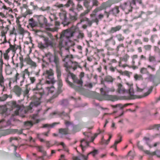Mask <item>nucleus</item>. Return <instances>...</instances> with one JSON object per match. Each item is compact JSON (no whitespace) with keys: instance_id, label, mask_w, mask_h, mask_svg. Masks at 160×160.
<instances>
[{"instance_id":"nucleus-1","label":"nucleus","mask_w":160,"mask_h":160,"mask_svg":"<svg viewBox=\"0 0 160 160\" xmlns=\"http://www.w3.org/2000/svg\"><path fill=\"white\" fill-rule=\"evenodd\" d=\"M40 82L37 83L36 87L32 89L34 94L32 98V101L29 105L27 106L24 110L25 113L28 112H32L33 107H37L41 103V98L42 96L44 94V92Z\"/></svg>"},{"instance_id":"nucleus-2","label":"nucleus","mask_w":160,"mask_h":160,"mask_svg":"<svg viewBox=\"0 0 160 160\" xmlns=\"http://www.w3.org/2000/svg\"><path fill=\"white\" fill-rule=\"evenodd\" d=\"M45 57H47L51 63H54L56 65V72L58 79V91L60 93L62 92L61 88L63 84L61 78V73L60 68L59 66V59L58 57L55 54H52L50 52L46 53Z\"/></svg>"},{"instance_id":"nucleus-3","label":"nucleus","mask_w":160,"mask_h":160,"mask_svg":"<svg viewBox=\"0 0 160 160\" xmlns=\"http://www.w3.org/2000/svg\"><path fill=\"white\" fill-rule=\"evenodd\" d=\"M115 89L113 87L107 88L105 91L102 88L100 89L101 94L97 93L96 95V98L99 101L108 100L112 102L120 99L119 97L116 95H110L108 94L109 92H113Z\"/></svg>"},{"instance_id":"nucleus-4","label":"nucleus","mask_w":160,"mask_h":160,"mask_svg":"<svg viewBox=\"0 0 160 160\" xmlns=\"http://www.w3.org/2000/svg\"><path fill=\"white\" fill-rule=\"evenodd\" d=\"M70 75L73 80V83L69 80V75L65 78V81L67 83L70 87L74 89L75 91L78 92H82V87L83 83L82 79L78 78L72 73L70 72Z\"/></svg>"},{"instance_id":"nucleus-5","label":"nucleus","mask_w":160,"mask_h":160,"mask_svg":"<svg viewBox=\"0 0 160 160\" xmlns=\"http://www.w3.org/2000/svg\"><path fill=\"white\" fill-rule=\"evenodd\" d=\"M76 32V29L73 27L67 29L63 31L60 34L59 46L60 48L62 46L63 42V45H67L70 42H69V38L73 36Z\"/></svg>"},{"instance_id":"nucleus-6","label":"nucleus","mask_w":160,"mask_h":160,"mask_svg":"<svg viewBox=\"0 0 160 160\" xmlns=\"http://www.w3.org/2000/svg\"><path fill=\"white\" fill-rule=\"evenodd\" d=\"M64 43L63 42L62 46L61 48L57 45L56 48H58L60 49L59 53L62 58L63 61H68L69 59L73 58V56L72 54H69L70 52L68 47V43L67 45H63Z\"/></svg>"},{"instance_id":"nucleus-7","label":"nucleus","mask_w":160,"mask_h":160,"mask_svg":"<svg viewBox=\"0 0 160 160\" xmlns=\"http://www.w3.org/2000/svg\"><path fill=\"white\" fill-rule=\"evenodd\" d=\"M43 40L44 43L41 42H38V46L39 48L43 49L50 47L54 50L56 49L57 44L54 41L50 40L47 37H44Z\"/></svg>"},{"instance_id":"nucleus-8","label":"nucleus","mask_w":160,"mask_h":160,"mask_svg":"<svg viewBox=\"0 0 160 160\" xmlns=\"http://www.w3.org/2000/svg\"><path fill=\"white\" fill-rule=\"evenodd\" d=\"M70 6L72 7L69 9V16L71 20L75 21L78 19V14L75 11V4L72 0H68L67 3L64 5L65 7H69Z\"/></svg>"},{"instance_id":"nucleus-9","label":"nucleus","mask_w":160,"mask_h":160,"mask_svg":"<svg viewBox=\"0 0 160 160\" xmlns=\"http://www.w3.org/2000/svg\"><path fill=\"white\" fill-rule=\"evenodd\" d=\"M43 77L46 78V82L47 84H53L56 81L54 78V72L53 70L50 69L46 70L43 73Z\"/></svg>"},{"instance_id":"nucleus-10","label":"nucleus","mask_w":160,"mask_h":160,"mask_svg":"<svg viewBox=\"0 0 160 160\" xmlns=\"http://www.w3.org/2000/svg\"><path fill=\"white\" fill-rule=\"evenodd\" d=\"M2 52L0 53V87L2 88V91L4 92L6 91V87H7V84L5 86L4 85L5 79L2 75V66L3 62L2 59Z\"/></svg>"},{"instance_id":"nucleus-11","label":"nucleus","mask_w":160,"mask_h":160,"mask_svg":"<svg viewBox=\"0 0 160 160\" xmlns=\"http://www.w3.org/2000/svg\"><path fill=\"white\" fill-rule=\"evenodd\" d=\"M20 60L19 64L20 65V69H22L24 66V62H26L27 64L30 65L32 67H36V63L35 62L33 61L30 58L28 55L24 59L23 57L21 55L19 57Z\"/></svg>"},{"instance_id":"nucleus-12","label":"nucleus","mask_w":160,"mask_h":160,"mask_svg":"<svg viewBox=\"0 0 160 160\" xmlns=\"http://www.w3.org/2000/svg\"><path fill=\"white\" fill-rule=\"evenodd\" d=\"M112 5L110 0H108L106 2H103L102 3L100 6L96 8L93 11V13L90 14L91 17H93L96 15V14L98 12L102 10L106 9L107 8H110Z\"/></svg>"},{"instance_id":"nucleus-13","label":"nucleus","mask_w":160,"mask_h":160,"mask_svg":"<svg viewBox=\"0 0 160 160\" xmlns=\"http://www.w3.org/2000/svg\"><path fill=\"white\" fill-rule=\"evenodd\" d=\"M67 12L66 11H64L59 13V16L61 19L63 21L64 26H67L72 22H74L78 20L75 21H72L70 18L69 13V18H68L67 16Z\"/></svg>"},{"instance_id":"nucleus-14","label":"nucleus","mask_w":160,"mask_h":160,"mask_svg":"<svg viewBox=\"0 0 160 160\" xmlns=\"http://www.w3.org/2000/svg\"><path fill=\"white\" fill-rule=\"evenodd\" d=\"M134 6L132 3V1H128L125 2L122 7V9L126 14L129 13L132 11V6Z\"/></svg>"},{"instance_id":"nucleus-15","label":"nucleus","mask_w":160,"mask_h":160,"mask_svg":"<svg viewBox=\"0 0 160 160\" xmlns=\"http://www.w3.org/2000/svg\"><path fill=\"white\" fill-rule=\"evenodd\" d=\"M129 96H124L122 97V99L123 100H132L137 98V96L134 95V92L132 85L130 86L129 89Z\"/></svg>"},{"instance_id":"nucleus-16","label":"nucleus","mask_w":160,"mask_h":160,"mask_svg":"<svg viewBox=\"0 0 160 160\" xmlns=\"http://www.w3.org/2000/svg\"><path fill=\"white\" fill-rule=\"evenodd\" d=\"M21 77V73H19L18 72H17L13 78H11L9 79L8 86L10 89L12 88L11 86V84L12 82H17V81L20 79V78Z\"/></svg>"},{"instance_id":"nucleus-17","label":"nucleus","mask_w":160,"mask_h":160,"mask_svg":"<svg viewBox=\"0 0 160 160\" xmlns=\"http://www.w3.org/2000/svg\"><path fill=\"white\" fill-rule=\"evenodd\" d=\"M38 21L41 27H44L47 25V20L43 15H40L38 18Z\"/></svg>"},{"instance_id":"nucleus-18","label":"nucleus","mask_w":160,"mask_h":160,"mask_svg":"<svg viewBox=\"0 0 160 160\" xmlns=\"http://www.w3.org/2000/svg\"><path fill=\"white\" fill-rule=\"evenodd\" d=\"M21 77L22 78V80L20 82V86L22 85V83L24 82L26 78L25 75H27L29 77L30 75V72L29 71L28 69H25L23 71L21 72Z\"/></svg>"},{"instance_id":"nucleus-19","label":"nucleus","mask_w":160,"mask_h":160,"mask_svg":"<svg viewBox=\"0 0 160 160\" xmlns=\"http://www.w3.org/2000/svg\"><path fill=\"white\" fill-rule=\"evenodd\" d=\"M105 47H108L110 45H115L116 44L115 40L113 39V36L109 38L106 40L105 41Z\"/></svg>"},{"instance_id":"nucleus-20","label":"nucleus","mask_w":160,"mask_h":160,"mask_svg":"<svg viewBox=\"0 0 160 160\" xmlns=\"http://www.w3.org/2000/svg\"><path fill=\"white\" fill-rule=\"evenodd\" d=\"M64 61L65 62L64 66L65 68V70L68 72L70 75V72H71L70 70L72 68V66L71 65L72 61L70 60V59H69L68 61Z\"/></svg>"},{"instance_id":"nucleus-21","label":"nucleus","mask_w":160,"mask_h":160,"mask_svg":"<svg viewBox=\"0 0 160 160\" xmlns=\"http://www.w3.org/2000/svg\"><path fill=\"white\" fill-rule=\"evenodd\" d=\"M120 11L118 6H116L110 10V14L115 16H117Z\"/></svg>"},{"instance_id":"nucleus-22","label":"nucleus","mask_w":160,"mask_h":160,"mask_svg":"<svg viewBox=\"0 0 160 160\" xmlns=\"http://www.w3.org/2000/svg\"><path fill=\"white\" fill-rule=\"evenodd\" d=\"M90 2L87 1H85L84 2L83 5L87 9L85 11L88 13L90 12L93 8L92 6L90 5Z\"/></svg>"},{"instance_id":"nucleus-23","label":"nucleus","mask_w":160,"mask_h":160,"mask_svg":"<svg viewBox=\"0 0 160 160\" xmlns=\"http://www.w3.org/2000/svg\"><path fill=\"white\" fill-rule=\"evenodd\" d=\"M13 92L17 95L19 97L21 94L22 91L21 88L18 85L15 86L13 88Z\"/></svg>"},{"instance_id":"nucleus-24","label":"nucleus","mask_w":160,"mask_h":160,"mask_svg":"<svg viewBox=\"0 0 160 160\" xmlns=\"http://www.w3.org/2000/svg\"><path fill=\"white\" fill-rule=\"evenodd\" d=\"M117 86L118 88L117 90V91L118 93L120 94H123L125 92L126 90L121 83H118Z\"/></svg>"},{"instance_id":"nucleus-25","label":"nucleus","mask_w":160,"mask_h":160,"mask_svg":"<svg viewBox=\"0 0 160 160\" xmlns=\"http://www.w3.org/2000/svg\"><path fill=\"white\" fill-rule=\"evenodd\" d=\"M12 107V108H17V109L15 111L14 114L16 115H18L19 114V111L20 109V106L17 104L15 101H12L11 103Z\"/></svg>"},{"instance_id":"nucleus-26","label":"nucleus","mask_w":160,"mask_h":160,"mask_svg":"<svg viewBox=\"0 0 160 160\" xmlns=\"http://www.w3.org/2000/svg\"><path fill=\"white\" fill-rule=\"evenodd\" d=\"M122 28V26L120 25L117 26L115 27H112L110 30L109 32L111 33H113L120 31Z\"/></svg>"},{"instance_id":"nucleus-27","label":"nucleus","mask_w":160,"mask_h":160,"mask_svg":"<svg viewBox=\"0 0 160 160\" xmlns=\"http://www.w3.org/2000/svg\"><path fill=\"white\" fill-rule=\"evenodd\" d=\"M59 133L62 135H65L69 134L68 128H61L58 129Z\"/></svg>"},{"instance_id":"nucleus-28","label":"nucleus","mask_w":160,"mask_h":160,"mask_svg":"<svg viewBox=\"0 0 160 160\" xmlns=\"http://www.w3.org/2000/svg\"><path fill=\"white\" fill-rule=\"evenodd\" d=\"M81 144L80 146L83 151H84L85 148L88 146L89 142L86 141H85L84 139H83L81 141Z\"/></svg>"},{"instance_id":"nucleus-29","label":"nucleus","mask_w":160,"mask_h":160,"mask_svg":"<svg viewBox=\"0 0 160 160\" xmlns=\"http://www.w3.org/2000/svg\"><path fill=\"white\" fill-rule=\"evenodd\" d=\"M40 122L39 119H37L35 122H33L32 121H27L24 122V125L26 126H32L34 124L38 123Z\"/></svg>"},{"instance_id":"nucleus-30","label":"nucleus","mask_w":160,"mask_h":160,"mask_svg":"<svg viewBox=\"0 0 160 160\" xmlns=\"http://www.w3.org/2000/svg\"><path fill=\"white\" fill-rule=\"evenodd\" d=\"M86 21L88 22V25L89 27H91L92 26L93 22H95L98 25L99 22V20L98 18H96L94 19H93L92 21L90 20L88 18V20H87Z\"/></svg>"},{"instance_id":"nucleus-31","label":"nucleus","mask_w":160,"mask_h":160,"mask_svg":"<svg viewBox=\"0 0 160 160\" xmlns=\"http://www.w3.org/2000/svg\"><path fill=\"white\" fill-rule=\"evenodd\" d=\"M81 129V127L78 125H76L73 126V129L71 131L72 133H75L79 131Z\"/></svg>"},{"instance_id":"nucleus-32","label":"nucleus","mask_w":160,"mask_h":160,"mask_svg":"<svg viewBox=\"0 0 160 160\" xmlns=\"http://www.w3.org/2000/svg\"><path fill=\"white\" fill-rule=\"evenodd\" d=\"M115 37L117 40L119 42H122L125 39V37L121 33H119L116 34Z\"/></svg>"},{"instance_id":"nucleus-33","label":"nucleus","mask_w":160,"mask_h":160,"mask_svg":"<svg viewBox=\"0 0 160 160\" xmlns=\"http://www.w3.org/2000/svg\"><path fill=\"white\" fill-rule=\"evenodd\" d=\"M71 66H72V68L74 71L76 70L78 67L80 68L81 67L79 65L78 62L76 61H72Z\"/></svg>"},{"instance_id":"nucleus-34","label":"nucleus","mask_w":160,"mask_h":160,"mask_svg":"<svg viewBox=\"0 0 160 160\" xmlns=\"http://www.w3.org/2000/svg\"><path fill=\"white\" fill-rule=\"evenodd\" d=\"M113 80L114 79L113 78L109 75L106 76L104 78V81L108 82H112Z\"/></svg>"},{"instance_id":"nucleus-35","label":"nucleus","mask_w":160,"mask_h":160,"mask_svg":"<svg viewBox=\"0 0 160 160\" xmlns=\"http://www.w3.org/2000/svg\"><path fill=\"white\" fill-rule=\"evenodd\" d=\"M129 58L130 56L128 55L125 54L122 57L120 58V61H124L126 62L128 61Z\"/></svg>"},{"instance_id":"nucleus-36","label":"nucleus","mask_w":160,"mask_h":160,"mask_svg":"<svg viewBox=\"0 0 160 160\" xmlns=\"http://www.w3.org/2000/svg\"><path fill=\"white\" fill-rule=\"evenodd\" d=\"M160 127V124H155L152 125H150L148 127V129L152 130L154 129H157L158 130H159V128Z\"/></svg>"},{"instance_id":"nucleus-37","label":"nucleus","mask_w":160,"mask_h":160,"mask_svg":"<svg viewBox=\"0 0 160 160\" xmlns=\"http://www.w3.org/2000/svg\"><path fill=\"white\" fill-rule=\"evenodd\" d=\"M28 85L27 84L25 85V89L23 91V94L24 96H28V93L29 92V91L30 90V88H28Z\"/></svg>"},{"instance_id":"nucleus-38","label":"nucleus","mask_w":160,"mask_h":160,"mask_svg":"<svg viewBox=\"0 0 160 160\" xmlns=\"http://www.w3.org/2000/svg\"><path fill=\"white\" fill-rule=\"evenodd\" d=\"M59 124V123H57L54 122L53 123L51 124H43V125L42 128H48V129L49 128L50 129V128H53L55 125L56 124Z\"/></svg>"},{"instance_id":"nucleus-39","label":"nucleus","mask_w":160,"mask_h":160,"mask_svg":"<svg viewBox=\"0 0 160 160\" xmlns=\"http://www.w3.org/2000/svg\"><path fill=\"white\" fill-rule=\"evenodd\" d=\"M120 137L119 140L115 141L113 145L111 147V148H114L116 151L117 150V145L122 141V137L120 135Z\"/></svg>"},{"instance_id":"nucleus-40","label":"nucleus","mask_w":160,"mask_h":160,"mask_svg":"<svg viewBox=\"0 0 160 160\" xmlns=\"http://www.w3.org/2000/svg\"><path fill=\"white\" fill-rule=\"evenodd\" d=\"M124 48V44L123 43H120L117 46L115 50L116 52L118 53L119 51L121 50L122 48Z\"/></svg>"},{"instance_id":"nucleus-41","label":"nucleus","mask_w":160,"mask_h":160,"mask_svg":"<svg viewBox=\"0 0 160 160\" xmlns=\"http://www.w3.org/2000/svg\"><path fill=\"white\" fill-rule=\"evenodd\" d=\"M109 137L108 139L107 140H105L104 139V136H103L102 138V142H103V144L107 145L110 142L111 139L112 137V136L111 135L109 134Z\"/></svg>"},{"instance_id":"nucleus-42","label":"nucleus","mask_w":160,"mask_h":160,"mask_svg":"<svg viewBox=\"0 0 160 160\" xmlns=\"http://www.w3.org/2000/svg\"><path fill=\"white\" fill-rule=\"evenodd\" d=\"M7 110V108L4 106H0V113L2 114H6V112Z\"/></svg>"},{"instance_id":"nucleus-43","label":"nucleus","mask_w":160,"mask_h":160,"mask_svg":"<svg viewBox=\"0 0 160 160\" xmlns=\"http://www.w3.org/2000/svg\"><path fill=\"white\" fill-rule=\"evenodd\" d=\"M138 149L140 150L143 151L145 153L148 155H149L150 154H151V152H150L149 151L144 150L143 149V147L142 146L139 144H138Z\"/></svg>"},{"instance_id":"nucleus-44","label":"nucleus","mask_w":160,"mask_h":160,"mask_svg":"<svg viewBox=\"0 0 160 160\" xmlns=\"http://www.w3.org/2000/svg\"><path fill=\"white\" fill-rule=\"evenodd\" d=\"M148 78L151 81H152L154 83L155 86L158 85V84H155L154 79L155 78V76L152 74H150L149 72H148Z\"/></svg>"},{"instance_id":"nucleus-45","label":"nucleus","mask_w":160,"mask_h":160,"mask_svg":"<svg viewBox=\"0 0 160 160\" xmlns=\"http://www.w3.org/2000/svg\"><path fill=\"white\" fill-rule=\"evenodd\" d=\"M150 155L152 156L156 155L158 157L160 158V150H157L153 152H151V154Z\"/></svg>"},{"instance_id":"nucleus-46","label":"nucleus","mask_w":160,"mask_h":160,"mask_svg":"<svg viewBox=\"0 0 160 160\" xmlns=\"http://www.w3.org/2000/svg\"><path fill=\"white\" fill-rule=\"evenodd\" d=\"M135 154L134 152H132L131 151H130L128 153L127 156L130 157V159L131 160H132L135 156Z\"/></svg>"},{"instance_id":"nucleus-47","label":"nucleus","mask_w":160,"mask_h":160,"mask_svg":"<svg viewBox=\"0 0 160 160\" xmlns=\"http://www.w3.org/2000/svg\"><path fill=\"white\" fill-rule=\"evenodd\" d=\"M16 44H14V45H12L10 43L9 46L10 47L8 49H7L9 50V52H10L11 50H12L13 52H15L16 51Z\"/></svg>"},{"instance_id":"nucleus-48","label":"nucleus","mask_w":160,"mask_h":160,"mask_svg":"<svg viewBox=\"0 0 160 160\" xmlns=\"http://www.w3.org/2000/svg\"><path fill=\"white\" fill-rule=\"evenodd\" d=\"M9 52V50L7 49L6 50L5 53L3 54L4 58L7 60H8L9 58V57L8 55V53Z\"/></svg>"},{"instance_id":"nucleus-49","label":"nucleus","mask_w":160,"mask_h":160,"mask_svg":"<svg viewBox=\"0 0 160 160\" xmlns=\"http://www.w3.org/2000/svg\"><path fill=\"white\" fill-rule=\"evenodd\" d=\"M32 10L30 9H28L23 14V16L24 17H26L28 15L32 14Z\"/></svg>"},{"instance_id":"nucleus-50","label":"nucleus","mask_w":160,"mask_h":160,"mask_svg":"<svg viewBox=\"0 0 160 160\" xmlns=\"http://www.w3.org/2000/svg\"><path fill=\"white\" fill-rule=\"evenodd\" d=\"M84 37V34L82 31H80L79 32V33L77 36V38L79 39H82Z\"/></svg>"},{"instance_id":"nucleus-51","label":"nucleus","mask_w":160,"mask_h":160,"mask_svg":"<svg viewBox=\"0 0 160 160\" xmlns=\"http://www.w3.org/2000/svg\"><path fill=\"white\" fill-rule=\"evenodd\" d=\"M76 9L79 12L83 10V7L79 3H78L77 5Z\"/></svg>"},{"instance_id":"nucleus-52","label":"nucleus","mask_w":160,"mask_h":160,"mask_svg":"<svg viewBox=\"0 0 160 160\" xmlns=\"http://www.w3.org/2000/svg\"><path fill=\"white\" fill-rule=\"evenodd\" d=\"M147 60V58L146 56H144L143 55H141L140 57V60L138 62V64L139 65H140L141 64V61L142 60Z\"/></svg>"},{"instance_id":"nucleus-53","label":"nucleus","mask_w":160,"mask_h":160,"mask_svg":"<svg viewBox=\"0 0 160 160\" xmlns=\"http://www.w3.org/2000/svg\"><path fill=\"white\" fill-rule=\"evenodd\" d=\"M153 88V87L151 86L148 89V91L143 94V97H145L149 95L152 92Z\"/></svg>"},{"instance_id":"nucleus-54","label":"nucleus","mask_w":160,"mask_h":160,"mask_svg":"<svg viewBox=\"0 0 160 160\" xmlns=\"http://www.w3.org/2000/svg\"><path fill=\"white\" fill-rule=\"evenodd\" d=\"M29 25L31 27H33L35 26V22L33 18H31L29 20Z\"/></svg>"},{"instance_id":"nucleus-55","label":"nucleus","mask_w":160,"mask_h":160,"mask_svg":"<svg viewBox=\"0 0 160 160\" xmlns=\"http://www.w3.org/2000/svg\"><path fill=\"white\" fill-rule=\"evenodd\" d=\"M68 104V101L67 99H63L61 102V104L63 106H67Z\"/></svg>"},{"instance_id":"nucleus-56","label":"nucleus","mask_w":160,"mask_h":160,"mask_svg":"<svg viewBox=\"0 0 160 160\" xmlns=\"http://www.w3.org/2000/svg\"><path fill=\"white\" fill-rule=\"evenodd\" d=\"M148 61L149 62H154L156 61V58L154 56H151V54H149L148 57Z\"/></svg>"},{"instance_id":"nucleus-57","label":"nucleus","mask_w":160,"mask_h":160,"mask_svg":"<svg viewBox=\"0 0 160 160\" xmlns=\"http://www.w3.org/2000/svg\"><path fill=\"white\" fill-rule=\"evenodd\" d=\"M140 73L142 74H147L149 72L147 70V68H142L141 69Z\"/></svg>"},{"instance_id":"nucleus-58","label":"nucleus","mask_w":160,"mask_h":160,"mask_svg":"<svg viewBox=\"0 0 160 160\" xmlns=\"http://www.w3.org/2000/svg\"><path fill=\"white\" fill-rule=\"evenodd\" d=\"M46 89L48 91V94L52 93L54 91V88L52 87H47Z\"/></svg>"},{"instance_id":"nucleus-59","label":"nucleus","mask_w":160,"mask_h":160,"mask_svg":"<svg viewBox=\"0 0 160 160\" xmlns=\"http://www.w3.org/2000/svg\"><path fill=\"white\" fill-rule=\"evenodd\" d=\"M8 96L7 94H5L2 97H0V101H4L8 98Z\"/></svg>"},{"instance_id":"nucleus-60","label":"nucleus","mask_w":160,"mask_h":160,"mask_svg":"<svg viewBox=\"0 0 160 160\" xmlns=\"http://www.w3.org/2000/svg\"><path fill=\"white\" fill-rule=\"evenodd\" d=\"M108 64L110 66L109 68V70L112 72H114L115 69H116V68L113 67L111 63H109Z\"/></svg>"},{"instance_id":"nucleus-61","label":"nucleus","mask_w":160,"mask_h":160,"mask_svg":"<svg viewBox=\"0 0 160 160\" xmlns=\"http://www.w3.org/2000/svg\"><path fill=\"white\" fill-rule=\"evenodd\" d=\"M132 3L134 6L136 5V2H138L139 4H142V0H132Z\"/></svg>"},{"instance_id":"nucleus-62","label":"nucleus","mask_w":160,"mask_h":160,"mask_svg":"<svg viewBox=\"0 0 160 160\" xmlns=\"http://www.w3.org/2000/svg\"><path fill=\"white\" fill-rule=\"evenodd\" d=\"M134 78L136 80H140L142 79V77L141 75L136 74L134 76Z\"/></svg>"},{"instance_id":"nucleus-63","label":"nucleus","mask_w":160,"mask_h":160,"mask_svg":"<svg viewBox=\"0 0 160 160\" xmlns=\"http://www.w3.org/2000/svg\"><path fill=\"white\" fill-rule=\"evenodd\" d=\"M92 6L93 7L94 6H98L99 4V2L97 0H92Z\"/></svg>"},{"instance_id":"nucleus-64","label":"nucleus","mask_w":160,"mask_h":160,"mask_svg":"<svg viewBox=\"0 0 160 160\" xmlns=\"http://www.w3.org/2000/svg\"><path fill=\"white\" fill-rule=\"evenodd\" d=\"M134 43L135 45H137L138 44H142V42L140 39H136L134 41Z\"/></svg>"}]
</instances>
